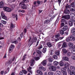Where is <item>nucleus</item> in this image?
I'll list each match as a JSON object with an SVG mask.
<instances>
[{
  "mask_svg": "<svg viewBox=\"0 0 75 75\" xmlns=\"http://www.w3.org/2000/svg\"><path fill=\"white\" fill-rule=\"evenodd\" d=\"M39 43V41L37 40L36 43V44L35 45V47H37V46L38 45Z\"/></svg>",
  "mask_w": 75,
  "mask_h": 75,
  "instance_id": "obj_62",
  "label": "nucleus"
},
{
  "mask_svg": "<svg viewBox=\"0 0 75 75\" xmlns=\"http://www.w3.org/2000/svg\"><path fill=\"white\" fill-rule=\"evenodd\" d=\"M61 71L63 73H64V72H66L65 69V68H62L61 69Z\"/></svg>",
  "mask_w": 75,
  "mask_h": 75,
  "instance_id": "obj_31",
  "label": "nucleus"
},
{
  "mask_svg": "<svg viewBox=\"0 0 75 75\" xmlns=\"http://www.w3.org/2000/svg\"><path fill=\"white\" fill-rule=\"evenodd\" d=\"M63 59L64 61H69V58L67 57L64 56L63 57Z\"/></svg>",
  "mask_w": 75,
  "mask_h": 75,
  "instance_id": "obj_7",
  "label": "nucleus"
},
{
  "mask_svg": "<svg viewBox=\"0 0 75 75\" xmlns=\"http://www.w3.org/2000/svg\"><path fill=\"white\" fill-rule=\"evenodd\" d=\"M49 23H50V21L48 20H47L45 21L44 24H48Z\"/></svg>",
  "mask_w": 75,
  "mask_h": 75,
  "instance_id": "obj_36",
  "label": "nucleus"
},
{
  "mask_svg": "<svg viewBox=\"0 0 75 75\" xmlns=\"http://www.w3.org/2000/svg\"><path fill=\"white\" fill-rule=\"evenodd\" d=\"M12 63V62L11 61V60H9L7 62L6 64H7V65H9L11 64Z\"/></svg>",
  "mask_w": 75,
  "mask_h": 75,
  "instance_id": "obj_23",
  "label": "nucleus"
},
{
  "mask_svg": "<svg viewBox=\"0 0 75 75\" xmlns=\"http://www.w3.org/2000/svg\"><path fill=\"white\" fill-rule=\"evenodd\" d=\"M64 25H65V24H64V23H61V26H60V28H62V27H64Z\"/></svg>",
  "mask_w": 75,
  "mask_h": 75,
  "instance_id": "obj_46",
  "label": "nucleus"
},
{
  "mask_svg": "<svg viewBox=\"0 0 75 75\" xmlns=\"http://www.w3.org/2000/svg\"><path fill=\"white\" fill-rule=\"evenodd\" d=\"M71 58L73 60H75V56H73L71 57Z\"/></svg>",
  "mask_w": 75,
  "mask_h": 75,
  "instance_id": "obj_64",
  "label": "nucleus"
},
{
  "mask_svg": "<svg viewBox=\"0 0 75 75\" xmlns=\"http://www.w3.org/2000/svg\"><path fill=\"white\" fill-rule=\"evenodd\" d=\"M15 46L13 45H11L9 49V52L11 53L13 51V48H14Z\"/></svg>",
  "mask_w": 75,
  "mask_h": 75,
  "instance_id": "obj_3",
  "label": "nucleus"
},
{
  "mask_svg": "<svg viewBox=\"0 0 75 75\" xmlns=\"http://www.w3.org/2000/svg\"><path fill=\"white\" fill-rule=\"evenodd\" d=\"M8 9V8L6 7H4L3 8V10L5 11H7V10Z\"/></svg>",
  "mask_w": 75,
  "mask_h": 75,
  "instance_id": "obj_40",
  "label": "nucleus"
},
{
  "mask_svg": "<svg viewBox=\"0 0 75 75\" xmlns=\"http://www.w3.org/2000/svg\"><path fill=\"white\" fill-rule=\"evenodd\" d=\"M62 0H57V1L58 3L59 4V6H60V4H61V1Z\"/></svg>",
  "mask_w": 75,
  "mask_h": 75,
  "instance_id": "obj_52",
  "label": "nucleus"
},
{
  "mask_svg": "<svg viewBox=\"0 0 75 75\" xmlns=\"http://www.w3.org/2000/svg\"><path fill=\"white\" fill-rule=\"evenodd\" d=\"M62 52L64 53V54H67L68 51L67 50H66V49L65 48L62 49Z\"/></svg>",
  "mask_w": 75,
  "mask_h": 75,
  "instance_id": "obj_18",
  "label": "nucleus"
},
{
  "mask_svg": "<svg viewBox=\"0 0 75 75\" xmlns=\"http://www.w3.org/2000/svg\"><path fill=\"white\" fill-rule=\"evenodd\" d=\"M39 68L40 70H41L42 71H45V68L43 67H39Z\"/></svg>",
  "mask_w": 75,
  "mask_h": 75,
  "instance_id": "obj_14",
  "label": "nucleus"
},
{
  "mask_svg": "<svg viewBox=\"0 0 75 75\" xmlns=\"http://www.w3.org/2000/svg\"><path fill=\"white\" fill-rule=\"evenodd\" d=\"M53 53H54V51L52 50H51L50 52V55H52V54H53Z\"/></svg>",
  "mask_w": 75,
  "mask_h": 75,
  "instance_id": "obj_61",
  "label": "nucleus"
},
{
  "mask_svg": "<svg viewBox=\"0 0 75 75\" xmlns=\"http://www.w3.org/2000/svg\"><path fill=\"white\" fill-rule=\"evenodd\" d=\"M32 69V67L29 66L28 68L27 69L28 71V72L30 71V70H31V69Z\"/></svg>",
  "mask_w": 75,
  "mask_h": 75,
  "instance_id": "obj_47",
  "label": "nucleus"
},
{
  "mask_svg": "<svg viewBox=\"0 0 75 75\" xmlns=\"http://www.w3.org/2000/svg\"><path fill=\"white\" fill-rule=\"evenodd\" d=\"M71 53L72 54H75V49H73L71 50Z\"/></svg>",
  "mask_w": 75,
  "mask_h": 75,
  "instance_id": "obj_33",
  "label": "nucleus"
},
{
  "mask_svg": "<svg viewBox=\"0 0 75 75\" xmlns=\"http://www.w3.org/2000/svg\"><path fill=\"white\" fill-rule=\"evenodd\" d=\"M60 33L62 35H63L64 34V31L63 30H61L60 31Z\"/></svg>",
  "mask_w": 75,
  "mask_h": 75,
  "instance_id": "obj_35",
  "label": "nucleus"
},
{
  "mask_svg": "<svg viewBox=\"0 0 75 75\" xmlns=\"http://www.w3.org/2000/svg\"><path fill=\"white\" fill-rule=\"evenodd\" d=\"M11 11V8H8V10H7V11L8 12H10Z\"/></svg>",
  "mask_w": 75,
  "mask_h": 75,
  "instance_id": "obj_56",
  "label": "nucleus"
},
{
  "mask_svg": "<svg viewBox=\"0 0 75 75\" xmlns=\"http://www.w3.org/2000/svg\"><path fill=\"white\" fill-rule=\"evenodd\" d=\"M62 18H65V19H67V16L66 15L63 16Z\"/></svg>",
  "mask_w": 75,
  "mask_h": 75,
  "instance_id": "obj_54",
  "label": "nucleus"
},
{
  "mask_svg": "<svg viewBox=\"0 0 75 75\" xmlns=\"http://www.w3.org/2000/svg\"><path fill=\"white\" fill-rule=\"evenodd\" d=\"M47 45L48 47L50 48L52 46V44L50 42H48L47 43Z\"/></svg>",
  "mask_w": 75,
  "mask_h": 75,
  "instance_id": "obj_9",
  "label": "nucleus"
},
{
  "mask_svg": "<svg viewBox=\"0 0 75 75\" xmlns=\"http://www.w3.org/2000/svg\"><path fill=\"white\" fill-rule=\"evenodd\" d=\"M54 65V66H57L59 64V62L55 61L53 62Z\"/></svg>",
  "mask_w": 75,
  "mask_h": 75,
  "instance_id": "obj_16",
  "label": "nucleus"
},
{
  "mask_svg": "<svg viewBox=\"0 0 75 75\" xmlns=\"http://www.w3.org/2000/svg\"><path fill=\"white\" fill-rule=\"evenodd\" d=\"M71 6L72 7L74 8L75 7V4H74V2L72 3L71 4Z\"/></svg>",
  "mask_w": 75,
  "mask_h": 75,
  "instance_id": "obj_43",
  "label": "nucleus"
},
{
  "mask_svg": "<svg viewBox=\"0 0 75 75\" xmlns=\"http://www.w3.org/2000/svg\"><path fill=\"white\" fill-rule=\"evenodd\" d=\"M48 75H53V72L51 71H50L48 73Z\"/></svg>",
  "mask_w": 75,
  "mask_h": 75,
  "instance_id": "obj_48",
  "label": "nucleus"
},
{
  "mask_svg": "<svg viewBox=\"0 0 75 75\" xmlns=\"http://www.w3.org/2000/svg\"><path fill=\"white\" fill-rule=\"evenodd\" d=\"M65 14H69L70 11L69 10L65 9L64 12Z\"/></svg>",
  "mask_w": 75,
  "mask_h": 75,
  "instance_id": "obj_11",
  "label": "nucleus"
},
{
  "mask_svg": "<svg viewBox=\"0 0 75 75\" xmlns=\"http://www.w3.org/2000/svg\"><path fill=\"white\" fill-rule=\"evenodd\" d=\"M69 64L68 63V62L64 64V66L65 67H69Z\"/></svg>",
  "mask_w": 75,
  "mask_h": 75,
  "instance_id": "obj_38",
  "label": "nucleus"
},
{
  "mask_svg": "<svg viewBox=\"0 0 75 75\" xmlns=\"http://www.w3.org/2000/svg\"><path fill=\"white\" fill-rule=\"evenodd\" d=\"M67 47V44L65 42H64L62 46V48H65Z\"/></svg>",
  "mask_w": 75,
  "mask_h": 75,
  "instance_id": "obj_12",
  "label": "nucleus"
},
{
  "mask_svg": "<svg viewBox=\"0 0 75 75\" xmlns=\"http://www.w3.org/2000/svg\"><path fill=\"white\" fill-rule=\"evenodd\" d=\"M53 58L54 59H58V57L56 55H54L53 56Z\"/></svg>",
  "mask_w": 75,
  "mask_h": 75,
  "instance_id": "obj_28",
  "label": "nucleus"
},
{
  "mask_svg": "<svg viewBox=\"0 0 75 75\" xmlns=\"http://www.w3.org/2000/svg\"><path fill=\"white\" fill-rule=\"evenodd\" d=\"M63 75H67V71H65L63 73Z\"/></svg>",
  "mask_w": 75,
  "mask_h": 75,
  "instance_id": "obj_59",
  "label": "nucleus"
},
{
  "mask_svg": "<svg viewBox=\"0 0 75 75\" xmlns=\"http://www.w3.org/2000/svg\"><path fill=\"white\" fill-rule=\"evenodd\" d=\"M69 25L70 26V27H71V26H72L73 25V22H72L71 21H69Z\"/></svg>",
  "mask_w": 75,
  "mask_h": 75,
  "instance_id": "obj_22",
  "label": "nucleus"
},
{
  "mask_svg": "<svg viewBox=\"0 0 75 75\" xmlns=\"http://www.w3.org/2000/svg\"><path fill=\"white\" fill-rule=\"evenodd\" d=\"M75 34L72 35L70 37L67 38L66 39V41L67 42L70 41H75Z\"/></svg>",
  "mask_w": 75,
  "mask_h": 75,
  "instance_id": "obj_1",
  "label": "nucleus"
},
{
  "mask_svg": "<svg viewBox=\"0 0 75 75\" xmlns=\"http://www.w3.org/2000/svg\"><path fill=\"white\" fill-rule=\"evenodd\" d=\"M70 75H75V72L74 71H72L70 73Z\"/></svg>",
  "mask_w": 75,
  "mask_h": 75,
  "instance_id": "obj_37",
  "label": "nucleus"
},
{
  "mask_svg": "<svg viewBox=\"0 0 75 75\" xmlns=\"http://www.w3.org/2000/svg\"><path fill=\"white\" fill-rule=\"evenodd\" d=\"M21 7L22 8H23V9H26L27 8V7L25 4L22 5Z\"/></svg>",
  "mask_w": 75,
  "mask_h": 75,
  "instance_id": "obj_29",
  "label": "nucleus"
},
{
  "mask_svg": "<svg viewBox=\"0 0 75 75\" xmlns=\"http://www.w3.org/2000/svg\"><path fill=\"white\" fill-rule=\"evenodd\" d=\"M41 48H42V46L40 45L38 47V49L39 50H40V49H41Z\"/></svg>",
  "mask_w": 75,
  "mask_h": 75,
  "instance_id": "obj_45",
  "label": "nucleus"
},
{
  "mask_svg": "<svg viewBox=\"0 0 75 75\" xmlns=\"http://www.w3.org/2000/svg\"><path fill=\"white\" fill-rule=\"evenodd\" d=\"M60 36V34L59 33H57L55 35V37L56 38H58Z\"/></svg>",
  "mask_w": 75,
  "mask_h": 75,
  "instance_id": "obj_32",
  "label": "nucleus"
},
{
  "mask_svg": "<svg viewBox=\"0 0 75 75\" xmlns=\"http://www.w3.org/2000/svg\"><path fill=\"white\" fill-rule=\"evenodd\" d=\"M35 60L34 59H32L30 60V65L31 67H33L34 65V63Z\"/></svg>",
  "mask_w": 75,
  "mask_h": 75,
  "instance_id": "obj_4",
  "label": "nucleus"
},
{
  "mask_svg": "<svg viewBox=\"0 0 75 75\" xmlns=\"http://www.w3.org/2000/svg\"><path fill=\"white\" fill-rule=\"evenodd\" d=\"M66 17H67V19H69L70 18V15H67Z\"/></svg>",
  "mask_w": 75,
  "mask_h": 75,
  "instance_id": "obj_55",
  "label": "nucleus"
},
{
  "mask_svg": "<svg viewBox=\"0 0 75 75\" xmlns=\"http://www.w3.org/2000/svg\"><path fill=\"white\" fill-rule=\"evenodd\" d=\"M59 65H60V66L61 67H63L64 65V63L62 61H61L59 62Z\"/></svg>",
  "mask_w": 75,
  "mask_h": 75,
  "instance_id": "obj_26",
  "label": "nucleus"
},
{
  "mask_svg": "<svg viewBox=\"0 0 75 75\" xmlns=\"http://www.w3.org/2000/svg\"><path fill=\"white\" fill-rule=\"evenodd\" d=\"M49 69L50 71L55 72V71H56L57 68H56V67L54 66H52L49 67Z\"/></svg>",
  "mask_w": 75,
  "mask_h": 75,
  "instance_id": "obj_2",
  "label": "nucleus"
},
{
  "mask_svg": "<svg viewBox=\"0 0 75 75\" xmlns=\"http://www.w3.org/2000/svg\"><path fill=\"white\" fill-rule=\"evenodd\" d=\"M24 5V2L23 1H22L19 4L20 6H21L22 5Z\"/></svg>",
  "mask_w": 75,
  "mask_h": 75,
  "instance_id": "obj_41",
  "label": "nucleus"
},
{
  "mask_svg": "<svg viewBox=\"0 0 75 75\" xmlns=\"http://www.w3.org/2000/svg\"><path fill=\"white\" fill-rule=\"evenodd\" d=\"M10 27H11V29H12V28H15V25H14L13 24V23H11V25H10Z\"/></svg>",
  "mask_w": 75,
  "mask_h": 75,
  "instance_id": "obj_21",
  "label": "nucleus"
},
{
  "mask_svg": "<svg viewBox=\"0 0 75 75\" xmlns=\"http://www.w3.org/2000/svg\"><path fill=\"white\" fill-rule=\"evenodd\" d=\"M67 56H68V57H70V56L71 55V52H68L67 53Z\"/></svg>",
  "mask_w": 75,
  "mask_h": 75,
  "instance_id": "obj_51",
  "label": "nucleus"
},
{
  "mask_svg": "<svg viewBox=\"0 0 75 75\" xmlns=\"http://www.w3.org/2000/svg\"><path fill=\"white\" fill-rule=\"evenodd\" d=\"M37 40V38H33V41H34V42H36Z\"/></svg>",
  "mask_w": 75,
  "mask_h": 75,
  "instance_id": "obj_60",
  "label": "nucleus"
},
{
  "mask_svg": "<svg viewBox=\"0 0 75 75\" xmlns=\"http://www.w3.org/2000/svg\"><path fill=\"white\" fill-rule=\"evenodd\" d=\"M46 51H47V48H43V50H42V52H43V53H45V52Z\"/></svg>",
  "mask_w": 75,
  "mask_h": 75,
  "instance_id": "obj_39",
  "label": "nucleus"
},
{
  "mask_svg": "<svg viewBox=\"0 0 75 75\" xmlns=\"http://www.w3.org/2000/svg\"><path fill=\"white\" fill-rule=\"evenodd\" d=\"M54 59H53L50 57L48 59V61L49 62H52Z\"/></svg>",
  "mask_w": 75,
  "mask_h": 75,
  "instance_id": "obj_27",
  "label": "nucleus"
},
{
  "mask_svg": "<svg viewBox=\"0 0 75 75\" xmlns=\"http://www.w3.org/2000/svg\"><path fill=\"white\" fill-rule=\"evenodd\" d=\"M70 68L72 71H75V67L74 66H71Z\"/></svg>",
  "mask_w": 75,
  "mask_h": 75,
  "instance_id": "obj_17",
  "label": "nucleus"
},
{
  "mask_svg": "<svg viewBox=\"0 0 75 75\" xmlns=\"http://www.w3.org/2000/svg\"><path fill=\"white\" fill-rule=\"evenodd\" d=\"M63 30L64 31H67V30H68V26L67 25H65V26L63 27Z\"/></svg>",
  "mask_w": 75,
  "mask_h": 75,
  "instance_id": "obj_19",
  "label": "nucleus"
},
{
  "mask_svg": "<svg viewBox=\"0 0 75 75\" xmlns=\"http://www.w3.org/2000/svg\"><path fill=\"white\" fill-rule=\"evenodd\" d=\"M23 74H27V71L25 70H23Z\"/></svg>",
  "mask_w": 75,
  "mask_h": 75,
  "instance_id": "obj_44",
  "label": "nucleus"
},
{
  "mask_svg": "<svg viewBox=\"0 0 75 75\" xmlns=\"http://www.w3.org/2000/svg\"><path fill=\"white\" fill-rule=\"evenodd\" d=\"M73 45V43L71 42H70L69 43V47H72Z\"/></svg>",
  "mask_w": 75,
  "mask_h": 75,
  "instance_id": "obj_30",
  "label": "nucleus"
},
{
  "mask_svg": "<svg viewBox=\"0 0 75 75\" xmlns=\"http://www.w3.org/2000/svg\"><path fill=\"white\" fill-rule=\"evenodd\" d=\"M60 51L59 50H57L55 52V54L57 55L58 56L59 55H60V53H59V52Z\"/></svg>",
  "mask_w": 75,
  "mask_h": 75,
  "instance_id": "obj_20",
  "label": "nucleus"
},
{
  "mask_svg": "<svg viewBox=\"0 0 75 75\" xmlns=\"http://www.w3.org/2000/svg\"><path fill=\"white\" fill-rule=\"evenodd\" d=\"M67 71L68 73H69V74H70V73H71V70L70 69H69V68H67Z\"/></svg>",
  "mask_w": 75,
  "mask_h": 75,
  "instance_id": "obj_49",
  "label": "nucleus"
},
{
  "mask_svg": "<svg viewBox=\"0 0 75 75\" xmlns=\"http://www.w3.org/2000/svg\"><path fill=\"white\" fill-rule=\"evenodd\" d=\"M70 10L71 11H74L75 9L73 8H71Z\"/></svg>",
  "mask_w": 75,
  "mask_h": 75,
  "instance_id": "obj_58",
  "label": "nucleus"
},
{
  "mask_svg": "<svg viewBox=\"0 0 75 75\" xmlns=\"http://www.w3.org/2000/svg\"><path fill=\"white\" fill-rule=\"evenodd\" d=\"M56 75H61V72L60 71H57L56 72Z\"/></svg>",
  "mask_w": 75,
  "mask_h": 75,
  "instance_id": "obj_24",
  "label": "nucleus"
},
{
  "mask_svg": "<svg viewBox=\"0 0 75 75\" xmlns=\"http://www.w3.org/2000/svg\"><path fill=\"white\" fill-rule=\"evenodd\" d=\"M71 17L72 18L71 19H73V20H74V19H75V14H74L73 16H71Z\"/></svg>",
  "mask_w": 75,
  "mask_h": 75,
  "instance_id": "obj_57",
  "label": "nucleus"
},
{
  "mask_svg": "<svg viewBox=\"0 0 75 75\" xmlns=\"http://www.w3.org/2000/svg\"><path fill=\"white\" fill-rule=\"evenodd\" d=\"M15 7V4H13L11 6V8H14Z\"/></svg>",
  "mask_w": 75,
  "mask_h": 75,
  "instance_id": "obj_63",
  "label": "nucleus"
},
{
  "mask_svg": "<svg viewBox=\"0 0 75 75\" xmlns=\"http://www.w3.org/2000/svg\"><path fill=\"white\" fill-rule=\"evenodd\" d=\"M43 66H45L47 65V60H44L41 62Z\"/></svg>",
  "mask_w": 75,
  "mask_h": 75,
  "instance_id": "obj_6",
  "label": "nucleus"
},
{
  "mask_svg": "<svg viewBox=\"0 0 75 75\" xmlns=\"http://www.w3.org/2000/svg\"><path fill=\"white\" fill-rule=\"evenodd\" d=\"M35 51H36L37 53L40 55H41L42 54V52L41 50H36Z\"/></svg>",
  "mask_w": 75,
  "mask_h": 75,
  "instance_id": "obj_8",
  "label": "nucleus"
},
{
  "mask_svg": "<svg viewBox=\"0 0 75 75\" xmlns=\"http://www.w3.org/2000/svg\"><path fill=\"white\" fill-rule=\"evenodd\" d=\"M12 16H13V18H16V21H17L18 20V16H17V15L16 14V16H15V14H14V13H12Z\"/></svg>",
  "mask_w": 75,
  "mask_h": 75,
  "instance_id": "obj_10",
  "label": "nucleus"
},
{
  "mask_svg": "<svg viewBox=\"0 0 75 75\" xmlns=\"http://www.w3.org/2000/svg\"><path fill=\"white\" fill-rule=\"evenodd\" d=\"M71 33L72 34H75V28H72L71 29Z\"/></svg>",
  "mask_w": 75,
  "mask_h": 75,
  "instance_id": "obj_15",
  "label": "nucleus"
},
{
  "mask_svg": "<svg viewBox=\"0 0 75 75\" xmlns=\"http://www.w3.org/2000/svg\"><path fill=\"white\" fill-rule=\"evenodd\" d=\"M34 59L36 61H38L40 59V58L39 57H34Z\"/></svg>",
  "mask_w": 75,
  "mask_h": 75,
  "instance_id": "obj_34",
  "label": "nucleus"
},
{
  "mask_svg": "<svg viewBox=\"0 0 75 75\" xmlns=\"http://www.w3.org/2000/svg\"><path fill=\"white\" fill-rule=\"evenodd\" d=\"M1 16L2 17V18H3V19H4V20H7V17L6 16H5V15H4V14L3 13H1Z\"/></svg>",
  "mask_w": 75,
  "mask_h": 75,
  "instance_id": "obj_5",
  "label": "nucleus"
},
{
  "mask_svg": "<svg viewBox=\"0 0 75 75\" xmlns=\"http://www.w3.org/2000/svg\"><path fill=\"white\" fill-rule=\"evenodd\" d=\"M1 22L2 23H3V24H6V21H4V20H1Z\"/></svg>",
  "mask_w": 75,
  "mask_h": 75,
  "instance_id": "obj_42",
  "label": "nucleus"
},
{
  "mask_svg": "<svg viewBox=\"0 0 75 75\" xmlns=\"http://www.w3.org/2000/svg\"><path fill=\"white\" fill-rule=\"evenodd\" d=\"M4 6V3L1 1L0 2V8H3Z\"/></svg>",
  "mask_w": 75,
  "mask_h": 75,
  "instance_id": "obj_13",
  "label": "nucleus"
},
{
  "mask_svg": "<svg viewBox=\"0 0 75 75\" xmlns=\"http://www.w3.org/2000/svg\"><path fill=\"white\" fill-rule=\"evenodd\" d=\"M20 46H21V43H19L18 45L17 46V48L18 49H19L20 47Z\"/></svg>",
  "mask_w": 75,
  "mask_h": 75,
  "instance_id": "obj_50",
  "label": "nucleus"
},
{
  "mask_svg": "<svg viewBox=\"0 0 75 75\" xmlns=\"http://www.w3.org/2000/svg\"><path fill=\"white\" fill-rule=\"evenodd\" d=\"M71 7V5H67L66 6V8L67 9H68V8H70Z\"/></svg>",
  "mask_w": 75,
  "mask_h": 75,
  "instance_id": "obj_53",
  "label": "nucleus"
},
{
  "mask_svg": "<svg viewBox=\"0 0 75 75\" xmlns=\"http://www.w3.org/2000/svg\"><path fill=\"white\" fill-rule=\"evenodd\" d=\"M37 73L38 74H40V75H42V72L41 71H40L39 70H38L37 71Z\"/></svg>",
  "mask_w": 75,
  "mask_h": 75,
  "instance_id": "obj_25",
  "label": "nucleus"
}]
</instances>
